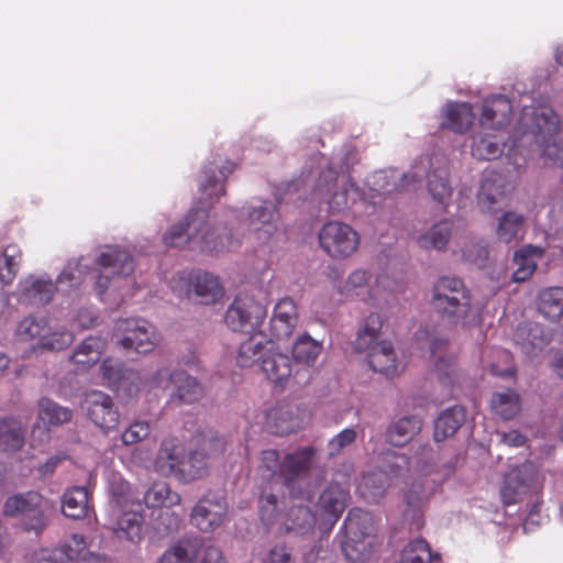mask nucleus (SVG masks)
I'll use <instances>...</instances> for the list:
<instances>
[{"instance_id":"412c9836","label":"nucleus","mask_w":563,"mask_h":563,"mask_svg":"<svg viewBox=\"0 0 563 563\" xmlns=\"http://www.w3.org/2000/svg\"><path fill=\"white\" fill-rule=\"evenodd\" d=\"M224 294L217 276L198 271L188 278V295H194L201 305H211L222 298Z\"/></svg>"},{"instance_id":"4be33fe9","label":"nucleus","mask_w":563,"mask_h":563,"mask_svg":"<svg viewBox=\"0 0 563 563\" xmlns=\"http://www.w3.org/2000/svg\"><path fill=\"white\" fill-rule=\"evenodd\" d=\"M367 351L368 364L374 372L386 377L399 375L397 357L391 342L382 340L373 344Z\"/></svg>"},{"instance_id":"de8ad7c7","label":"nucleus","mask_w":563,"mask_h":563,"mask_svg":"<svg viewBox=\"0 0 563 563\" xmlns=\"http://www.w3.org/2000/svg\"><path fill=\"white\" fill-rule=\"evenodd\" d=\"M322 351V344L305 333L292 345V356L297 363L312 366Z\"/></svg>"},{"instance_id":"5fc2aeb1","label":"nucleus","mask_w":563,"mask_h":563,"mask_svg":"<svg viewBox=\"0 0 563 563\" xmlns=\"http://www.w3.org/2000/svg\"><path fill=\"white\" fill-rule=\"evenodd\" d=\"M523 224L522 214L515 211L505 212L498 221L496 231L498 240L505 243L512 242L522 233Z\"/></svg>"},{"instance_id":"79ce46f5","label":"nucleus","mask_w":563,"mask_h":563,"mask_svg":"<svg viewBox=\"0 0 563 563\" xmlns=\"http://www.w3.org/2000/svg\"><path fill=\"white\" fill-rule=\"evenodd\" d=\"M505 143L497 135H476L471 146L472 156L479 161L498 158L504 152Z\"/></svg>"},{"instance_id":"7ed1b4c3","label":"nucleus","mask_w":563,"mask_h":563,"mask_svg":"<svg viewBox=\"0 0 563 563\" xmlns=\"http://www.w3.org/2000/svg\"><path fill=\"white\" fill-rule=\"evenodd\" d=\"M317 451L313 446L298 448L283 457L275 449L261 452L260 473L272 482H282L286 487L306 477L311 471Z\"/></svg>"},{"instance_id":"37998d69","label":"nucleus","mask_w":563,"mask_h":563,"mask_svg":"<svg viewBox=\"0 0 563 563\" xmlns=\"http://www.w3.org/2000/svg\"><path fill=\"white\" fill-rule=\"evenodd\" d=\"M452 231V221L441 220L422 234L418 239V243L422 249L443 250L451 239Z\"/></svg>"},{"instance_id":"8fccbe9b","label":"nucleus","mask_w":563,"mask_h":563,"mask_svg":"<svg viewBox=\"0 0 563 563\" xmlns=\"http://www.w3.org/2000/svg\"><path fill=\"white\" fill-rule=\"evenodd\" d=\"M209 460L211 459L199 448L192 450L187 459L184 457L183 467L180 468V478L186 482L201 478L207 474Z\"/></svg>"},{"instance_id":"680f3d73","label":"nucleus","mask_w":563,"mask_h":563,"mask_svg":"<svg viewBox=\"0 0 563 563\" xmlns=\"http://www.w3.org/2000/svg\"><path fill=\"white\" fill-rule=\"evenodd\" d=\"M260 518L262 523L268 528L273 526L279 515L278 498L276 495L263 493L260 497Z\"/></svg>"},{"instance_id":"cd10ccee","label":"nucleus","mask_w":563,"mask_h":563,"mask_svg":"<svg viewBox=\"0 0 563 563\" xmlns=\"http://www.w3.org/2000/svg\"><path fill=\"white\" fill-rule=\"evenodd\" d=\"M184 463V450L172 440H164L158 450L155 468L162 475L176 474L180 477Z\"/></svg>"},{"instance_id":"3c124183","label":"nucleus","mask_w":563,"mask_h":563,"mask_svg":"<svg viewBox=\"0 0 563 563\" xmlns=\"http://www.w3.org/2000/svg\"><path fill=\"white\" fill-rule=\"evenodd\" d=\"M446 345V340L438 338L433 339L430 343L431 356L435 358L434 369L442 384L450 383V375L454 363L453 356L442 353Z\"/></svg>"},{"instance_id":"4c0bfd02","label":"nucleus","mask_w":563,"mask_h":563,"mask_svg":"<svg viewBox=\"0 0 563 563\" xmlns=\"http://www.w3.org/2000/svg\"><path fill=\"white\" fill-rule=\"evenodd\" d=\"M62 510L66 517L80 520L88 515V492L82 486H74L63 495Z\"/></svg>"},{"instance_id":"13d9d810","label":"nucleus","mask_w":563,"mask_h":563,"mask_svg":"<svg viewBox=\"0 0 563 563\" xmlns=\"http://www.w3.org/2000/svg\"><path fill=\"white\" fill-rule=\"evenodd\" d=\"M82 260L71 261L64 267L57 278V284H67L69 288H75L81 285L87 275L88 266L82 264Z\"/></svg>"},{"instance_id":"6e6d98bb","label":"nucleus","mask_w":563,"mask_h":563,"mask_svg":"<svg viewBox=\"0 0 563 563\" xmlns=\"http://www.w3.org/2000/svg\"><path fill=\"white\" fill-rule=\"evenodd\" d=\"M197 448H199L210 459L222 455L227 450V441L222 435L213 430L199 432L195 435Z\"/></svg>"},{"instance_id":"5701e85b","label":"nucleus","mask_w":563,"mask_h":563,"mask_svg":"<svg viewBox=\"0 0 563 563\" xmlns=\"http://www.w3.org/2000/svg\"><path fill=\"white\" fill-rule=\"evenodd\" d=\"M545 249L527 244L514 254V263L517 266L512 273V282L523 283L528 280L538 267V262L544 256Z\"/></svg>"},{"instance_id":"6e6552de","label":"nucleus","mask_w":563,"mask_h":563,"mask_svg":"<svg viewBox=\"0 0 563 563\" xmlns=\"http://www.w3.org/2000/svg\"><path fill=\"white\" fill-rule=\"evenodd\" d=\"M115 329L122 334L118 344L124 350L145 354L153 351L157 343L155 328L144 319L119 320Z\"/></svg>"},{"instance_id":"6ab92c4d","label":"nucleus","mask_w":563,"mask_h":563,"mask_svg":"<svg viewBox=\"0 0 563 563\" xmlns=\"http://www.w3.org/2000/svg\"><path fill=\"white\" fill-rule=\"evenodd\" d=\"M511 114L512 106L507 97L498 95L487 98L482 107L481 128L499 131L508 125Z\"/></svg>"},{"instance_id":"774afa93","label":"nucleus","mask_w":563,"mask_h":563,"mask_svg":"<svg viewBox=\"0 0 563 563\" xmlns=\"http://www.w3.org/2000/svg\"><path fill=\"white\" fill-rule=\"evenodd\" d=\"M291 553L286 544H277L268 552L265 563H294Z\"/></svg>"},{"instance_id":"e2e57ef3","label":"nucleus","mask_w":563,"mask_h":563,"mask_svg":"<svg viewBox=\"0 0 563 563\" xmlns=\"http://www.w3.org/2000/svg\"><path fill=\"white\" fill-rule=\"evenodd\" d=\"M357 438L355 428H345L338 434H335L328 442V454L330 457L338 456L341 452L352 445Z\"/></svg>"},{"instance_id":"0e129e2a","label":"nucleus","mask_w":563,"mask_h":563,"mask_svg":"<svg viewBox=\"0 0 563 563\" xmlns=\"http://www.w3.org/2000/svg\"><path fill=\"white\" fill-rule=\"evenodd\" d=\"M74 341V334L67 330H56L54 332L46 331L41 347L49 351H59L69 346Z\"/></svg>"},{"instance_id":"2eb2a0df","label":"nucleus","mask_w":563,"mask_h":563,"mask_svg":"<svg viewBox=\"0 0 563 563\" xmlns=\"http://www.w3.org/2000/svg\"><path fill=\"white\" fill-rule=\"evenodd\" d=\"M340 544L343 555L352 563L369 559L376 544V536L366 530H342Z\"/></svg>"},{"instance_id":"58836bf2","label":"nucleus","mask_w":563,"mask_h":563,"mask_svg":"<svg viewBox=\"0 0 563 563\" xmlns=\"http://www.w3.org/2000/svg\"><path fill=\"white\" fill-rule=\"evenodd\" d=\"M538 310L550 321H558L563 314V287H548L538 295Z\"/></svg>"},{"instance_id":"49530a36","label":"nucleus","mask_w":563,"mask_h":563,"mask_svg":"<svg viewBox=\"0 0 563 563\" xmlns=\"http://www.w3.org/2000/svg\"><path fill=\"white\" fill-rule=\"evenodd\" d=\"M382 327V317L378 313H369L364 320L363 327L357 331L354 349L357 352L367 351L373 344L378 342Z\"/></svg>"},{"instance_id":"9d476101","label":"nucleus","mask_w":563,"mask_h":563,"mask_svg":"<svg viewBox=\"0 0 563 563\" xmlns=\"http://www.w3.org/2000/svg\"><path fill=\"white\" fill-rule=\"evenodd\" d=\"M86 417L103 433L117 429L120 412L113 399L106 393L92 390L88 393L82 402Z\"/></svg>"},{"instance_id":"a18cd8bd","label":"nucleus","mask_w":563,"mask_h":563,"mask_svg":"<svg viewBox=\"0 0 563 563\" xmlns=\"http://www.w3.org/2000/svg\"><path fill=\"white\" fill-rule=\"evenodd\" d=\"M490 408L493 412L501 419L510 420L520 411L519 395L511 389L495 393L490 399Z\"/></svg>"},{"instance_id":"f257e3e1","label":"nucleus","mask_w":563,"mask_h":563,"mask_svg":"<svg viewBox=\"0 0 563 563\" xmlns=\"http://www.w3.org/2000/svg\"><path fill=\"white\" fill-rule=\"evenodd\" d=\"M209 211L191 208L183 221L174 224L163 238L168 247H189L206 253L221 252L234 246L229 235L222 236L208 223Z\"/></svg>"},{"instance_id":"9b49d317","label":"nucleus","mask_w":563,"mask_h":563,"mask_svg":"<svg viewBox=\"0 0 563 563\" xmlns=\"http://www.w3.org/2000/svg\"><path fill=\"white\" fill-rule=\"evenodd\" d=\"M49 509V501L36 490L16 493L3 504V514L10 518H25L42 523Z\"/></svg>"},{"instance_id":"ea45409f","label":"nucleus","mask_w":563,"mask_h":563,"mask_svg":"<svg viewBox=\"0 0 563 563\" xmlns=\"http://www.w3.org/2000/svg\"><path fill=\"white\" fill-rule=\"evenodd\" d=\"M251 336L241 343L238 355H236V364L240 367H252L254 365L261 366L262 356L266 353V350L269 349L271 341L263 342L258 340L256 334H250Z\"/></svg>"},{"instance_id":"a878e982","label":"nucleus","mask_w":563,"mask_h":563,"mask_svg":"<svg viewBox=\"0 0 563 563\" xmlns=\"http://www.w3.org/2000/svg\"><path fill=\"white\" fill-rule=\"evenodd\" d=\"M97 264L115 276H130L134 272V260L125 250L108 246L100 253Z\"/></svg>"},{"instance_id":"c9c22d12","label":"nucleus","mask_w":563,"mask_h":563,"mask_svg":"<svg viewBox=\"0 0 563 563\" xmlns=\"http://www.w3.org/2000/svg\"><path fill=\"white\" fill-rule=\"evenodd\" d=\"M388 486V475L380 470L364 474L357 485V492L367 503H378Z\"/></svg>"},{"instance_id":"1a4fd4ad","label":"nucleus","mask_w":563,"mask_h":563,"mask_svg":"<svg viewBox=\"0 0 563 563\" xmlns=\"http://www.w3.org/2000/svg\"><path fill=\"white\" fill-rule=\"evenodd\" d=\"M79 560L87 563H103L106 556L88 550L84 537L75 533L70 543L53 550H42L31 563H75Z\"/></svg>"},{"instance_id":"e433bc0d","label":"nucleus","mask_w":563,"mask_h":563,"mask_svg":"<svg viewBox=\"0 0 563 563\" xmlns=\"http://www.w3.org/2000/svg\"><path fill=\"white\" fill-rule=\"evenodd\" d=\"M144 503L146 509L170 508L180 503V496L178 493L172 490L169 485L165 482L153 483L147 490L144 493Z\"/></svg>"},{"instance_id":"423d86ee","label":"nucleus","mask_w":563,"mask_h":563,"mask_svg":"<svg viewBox=\"0 0 563 563\" xmlns=\"http://www.w3.org/2000/svg\"><path fill=\"white\" fill-rule=\"evenodd\" d=\"M358 243V233L343 222L329 221L319 231L321 249L333 258L351 256L357 250Z\"/></svg>"},{"instance_id":"bf43d9fd","label":"nucleus","mask_w":563,"mask_h":563,"mask_svg":"<svg viewBox=\"0 0 563 563\" xmlns=\"http://www.w3.org/2000/svg\"><path fill=\"white\" fill-rule=\"evenodd\" d=\"M100 369L103 383L109 388H118L126 374L124 364L112 358L104 360Z\"/></svg>"},{"instance_id":"473e14b6","label":"nucleus","mask_w":563,"mask_h":563,"mask_svg":"<svg viewBox=\"0 0 563 563\" xmlns=\"http://www.w3.org/2000/svg\"><path fill=\"white\" fill-rule=\"evenodd\" d=\"M201 547L197 538L180 539L162 554L159 563H192Z\"/></svg>"},{"instance_id":"69168bd1","label":"nucleus","mask_w":563,"mask_h":563,"mask_svg":"<svg viewBox=\"0 0 563 563\" xmlns=\"http://www.w3.org/2000/svg\"><path fill=\"white\" fill-rule=\"evenodd\" d=\"M151 432L150 424L145 421H135L126 428L121 434V440L125 445H132L145 439Z\"/></svg>"},{"instance_id":"f3484780","label":"nucleus","mask_w":563,"mask_h":563,"mask_svg":"<svg viewBox=\"0 0 563 563\" xmlns=\"http://www.w3.org/2000/svg\"><path fill=\"white\" fill-rule=\"evenodd\" d=\"M260 369L272 384L285 387L292 375V362L287 354L269 344V349L262 356Z\"/></svg>"},{"instance_id":"c03bdc74","label":"nucleus","mask_w":563,"mask_h":563,"mask_svg":"<svg viewBox=\"0 0 563 563\" xmlns=\"http://www.w3.org/2000/svg\"><path fill=\"white\" fill-rule=\"evenodd\" d=\"M363 198L361 189L357 185L347 179L344 181L339 191H335L329 200V210L332 213H340L352 208L358 200Z\"/></svg>"},{"instance_id":"ddd939ff","label":"nucleus","mask_w":563,"mask_h":563,"mask_svg":"<svg viewBox=\"0 0 563 563\" xmlns=\"http://www.w3.org/2000/svg\"><path fill=\"white\" fill-rule=\"evenodd\" d=\"M349 496L347 484L331 482L327 486L317 503V511L323 526L332 528L338 522L346 508Z\"/></svg>"},{"instance_id":"393cba45","label":"nucleus","mask_w":563,"mask_h":563,"mask_svg":"<svg viewBox=\"0 0 563 563\" xmlns=\"http://www.w3.org/2000/svg\"><path fill=\"white\" fill-rule=\"evenodd\" d=\"M427 501V494L419 483L412 484L405 494L406 508L402 512V522L411 528H423V506Z\"/></svg>"},{"instance_id":"c756f323","label":"nucleus","mask_w":563,"mask_h":563,"mask_svg":"<svg viewBox=\"0 0 563 563\" xmlns=\"http://www.w3.org/2000/svg\"><path fill=\"white\" fill-rule=\"evenodd\" d=\"M427 189L432 199L448 207L453 195V186L450 180V172L446 166L434 168L427 179Z\"/></svg>"},{"instance_id":"09e8293b","label":"nucleus","mask_w":563,"mask_h":563,"mask_svg":"<svg viewBox=\"0 0 563 563\" xmlns=\"http://www.w3.org/2000/svg\"><path fill=\"white\" fill-rule=\"evenodd\" d=\"M267 424L278 435L292 433L297 429L291 410L284 405H277L267 412Z\"/></svg>"},{"instance_id":"4468645a","label":"nucleus","mask_w":563,"mask_h":563,"mask_svg":"<svg viewBox=\"0 0 563 563\" xmlns=\"http://www.w3.org/2000/svg\"><path fill=\"white\" fill-rule=\"evenodd\" d=\"M536 129L531 133L536 137V142L540 145L542 156L559 164L563 162V147L558 142L560 132L559 122L555 115L545 117L544 114L536 117Z\"/></svg>"},{"instance_id":"7c9ffc66","label":"nucleus","mask_w":563,"mask_h":563,"mask_svg":"<svg viewBox=\"0 0 563 563\" xmlns=\"http://www.w3.org/2000/svg\"><path fill=\"white\" fill-rule=\"evenodd\" d=\"M25 442V428L14 417H4L0 420V449L3 452H16Z\"/></svg>"},{"instance_id":"72a5a7b5","label":"nucleus","mask_w":563,"mask_h":563,"mask_svg":"<svg viewBox=\"0 0 563 563\" xmlns=\"http://www.w3.org/2000/svg\"><path fill=\"white\" fill-rule=\"evenodd\" d=\"M443 125L455 133H465L475 119L473 108L467 102H450L446 104Z\"/></svg>"},{"instance_id":"338daca9","label":"nucleus","mask_w":563,"mask_h":563,"mask_svg":"<svg viewBox=\"0 0 563 563\" xmlns=\"http://www.w3.org/2000/svg\"><path fill=\"white\" fill-rule=\"evenodd\" d=\"M372 525V516L361 508H353L347 512L342 528H367Z\"/></svg>"},{"instance_id":"20e7f679","label":"nucleus","mask_w":563,"mask_h":563,"mask_svg":"<svg viewBox=\"0 0 563 563\" xmlns=\"http://www.w3.org/2000/svg\"><path fill=\"white\" fill-rule=\"evenodd\" d=\"M541 488L538 470L532 463L526 462L503 476L499 496L503 505L510 506L520 503L529 493H539Z\"/></svg>"},{"instance_id":"2f4dec72","label":"nucleus","mask_w":563,"mask_h":563,"mask_svg":"<svg viewBox=\"0 0 563 563\" xmlns=\"http://www.w3.org/2000/svg\"><path fill=\"white\" fill-rule=\"evenodd\" d=\"M421 428L422 420L419 417H402L389 427L388 442L394 446L402 448L420 432Z\"/></svg>"},{"instance_id":"603ef678","label":"nucleus","mask_w":563,"mask_h":563,"mask_svg":"<svg viewBox=\"0 0 563 563\" xmlns=\"http://www.w3.org/2000/svg\"><path fill=\"white\" fill-rule=\"evenodd\" d=\"M22 260L20 247L11 243L7 245L0 257V282L10 285L16 276Z\"/></svg>"},{"instance_id":"a19ab883","label":"nucleus","mask_w":563,"mask_h":563,"mask_svg":"<svg viewBox=\"0 0 563 563\" xmlns=\"http://www.w3.org/2000/svg\"><path fill=\"white\" fill-rule=\"evenodd\" d=\"M37 418L45 426H62L73 418V411L68 407L60 406L47 397H43L37 404Z\"/></svg>"},{"instance_id":"aec40b11","label":"nucleus","mask_w":563,"mask_h":563,"mask_svg":"<svg viewBox=\"0 0 563 563\" xmlns=\"http://www.w3.org/2000/svg\"><path fill=\"white\" fill-rule=\"evenodd\" d=\"M298 322V309L296 302L285 297L274 308L269 321L271 335L277 340L289 338Z\"/></svg>"},{"instance_id":"dca6fc26","label":"nucleus","mask_w":563,"mask_h":563,"mask_svg":"<svg viewBox=\"0 0 563 563\" xmlns=\"http://www.w3.org/2000/svg\"><path fill=\"white\" fill-rule=\"evenodd\" d=\"M511 189L506 177L496 170H486L483 174L478 191V205L489 211L496 210V205L503 201Z\"/></svg>"},{"instance_id":"a211bd4d","label":"nucleus","mask_w":563,"mask_h":563,"mask_svg":"<svg viewBox=\"0 0 563 563\" xmlns=\"http://www.w3.org/2000/svg\"><path fill=\"white\" fill-rule=\"evenodd\" d=\"M235 169V164L227 161L223 165L210 162L202 169L199 188L206 199H219L227 194L225 180Z\"/></svg>"},{"instance_id":"864d4df0","label":"nucleus","mask_w":563,"mask_h":563,"mask_svg":"<svg viewBox=\"0 0 563 563\" xmlns=\"http://www.w3.org/2000/svg\"><path fill=\"white\" fill-rule=\"evenodd\" d=\"M440 554L433 553L424 539L412 540L402 551L399 563H433Z\"/></svg>"},{"instance_id":"f8f14e48","label":"nucleus","mask_w":563,"mask_h":563,"mask_svg":"<svg viewBox=\"0 0 563 563\" xmlns=\"http://www.w3.org/2000/svg\"><path fill=\"white\" fill-rule=\"evenodd\" d=\"M228 515L225 497L209 493L196 503L189 522L196 528H219L227 522Z\"/></svg>"},{"instance_id":"39448f33","label":"nucleus","mask_w":563,"mask_h":563,"mask_svg":"<svg viewBox=\"0 0 563 563\" xmlns=\"http://www.w3.org/2000/svg\"><path fill=\"white\" fill-rule=\"evenodd\" d=\"M266 313V308L254 298L236 296L227 309L224 321L234 332L256 334Z\"/></svg>"},{"instance_id":"c85d7f7f","label":"nucleus","mask_w":563,"mask_h":563,"mask_svg":"<svg viewBox=\"0 0 563 563\" xmlns=\"http://www.w3.org/2000/svg\"><path fill=\"white\" fill-rule=\"evenodd\" d=\"M104 347L106 341L102 338L88 336L76 347L70 360L77 371H85L100 361Z\"/></svg>"},{"instance_id":"052dcab7","label":"nucleus","mask_w":563,"mask_h":563,"mask_svg":"<svg viewBox=\"0 0 563 563\" xmlns=\"http://www.w3.org/2000/svg\"><path fill=\"white\" fill-rule=\"evenodd\" d=\"M147 509L140 504L136 509L125 510L118 519V528H142L143 526L155 528L147 521Z\"/></svg>"},{"instance_id":"bb28decb","label":"nucleus","mask_w":563,"mask_h":563,"mask_svg":"<svg viewBox=\"0 0 563 563\" xmlns=\"http://www.w3.org/2000/svg\"><path fill=\"white\" fill-rule=\"evenodd\" d=\"M55 290L56 286L51 279L30 276L21 283L22 299L33 306L48 303Z\"/></svg>"},{"instance_id":"b1692460","label":"nucleus","mask_w":563,"mask_h":563,"mask_svg":"<svg viewBox=\"0 0 563 563\" xmlns=\"http://www.w3.org/2000/svg\"><path fill=\"white\" fill-rule=\"evenodd\" d=\"M278 210L275 205L265 201L250 212V227L257 233V239L266 241L277 231Z\"/></svg>"},{"instance_id":"f03ea898","label":"nucleus","mask_w":563,"mask_h":563,"mask_svg":"<svg viewBox=\"0 0 563 563\" xmlns=\"http://www.w3.org/2000/svg\"><path fill=\"white\" fill-rule=\"evenodd\" d=\"M430 305L449 324L467 328L477 322L472 292L459 277H439L431 288Z\"/></svg>"},{"instance_id":"f704fd0d","label":"nucleus","mask_w":563,"mask_h":563,"mask_svg":"<svg viewBox=\"0 0 563 563\" xmlns=\"http://www.w3.org/2000/svg\"><path fill=\"white\" fill-rule=\"evenodd\" d=\"M466 418V411L463 407L454 406L444 410L434 421V440L440 442L462 427Z\"/></svg>"},{"instance_id":"4d7b16f0","label":"nucleus","mask_w":563,"mask_h":563,"mask_svg":"<svg viewBox=\"0 0 563 563\" xmlns=\"http://www.w3.org/2000/svg\"><path fill=\"white\" fill-rule=\"evenodd\" d=\"M47 329L48 324L45 318L36 319L34 317H26L18 324L16 333L23 340L37 338L41 342Z\"/></svg>"},{"instance_id":"0eeeda50","label":"nucleus","mask_w":563,"mask_h":563,"mask_svg":"<svg viewBox=\"0 0 563 563\" xmlns=\"http://www.w3.org/2000/svg\"><path fill=\"white\" fill-rule=\"evenodd\" d=\"M152 384L161 388L173 386L175 390L170 396V401H177L178 404H194L203 394L198 380L180 369L172 373L165 368L158 369L152 377Z\"/></svg>"}]
</instances>
